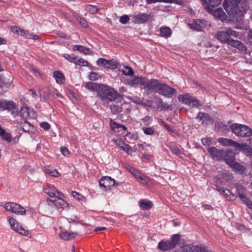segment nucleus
I'll list each match as a JSON object with an SVG mask.
<instances>
[{
	"mask_svg": "<svg viewBox=\"0 0 252 252\" xmlns=\"http://www.w3.org/2000/svg\"><path fill=\"white\" fill-rule=\"evenodd\" d=\"M242 0H224L223 6L229 16L238 21L243 16L244 11L240 9L239 4Z\"/></svg>",
	"mask_w": 252,
	"mask_h": 252,
	"instance_id": "f257e3e1",
	"label": "nucleus"
},
{
	"mask_svg": "<svg viewBox=\"0 0 252 252\" xmlns=\"http://www.w3.org/2000/svg\"><path fill=\"white\" fill-rule=\"evenodd\" d=\"M99 88L97 95L103 102L114 101L118 98L123 97L122 94L110 86L102 85Z\"/></svg>",
	"mask_w": 252,
	"mask_h": 252,
	"instance_id": "f03ea898",
	"label": "nucleus"
},
{
	"mask_svg": "<svg viewBox=\"0 0 252 252\" xmlns=\"http://www.w3.org/2000/svg\"><path fill=\"white\" fill-rule=\"evenodd\" d=\"M238 35V33L230 28L225 27L221 29L216 34L215 37L221 43H227L230 45V41L234 39L231 37H236Z\"/></svg>",
	"mask_w": 252,
	"mask_h": 252,
	"instance_id": "7ed1b4c3",
	"label": "nucleus"
},
{
	"mask_svg": "<svg viewBox=\"0 0 252 252\" xmlns=\"http://www.w3.org/2000/svg\"><path fill=\"white\" fill-rule=\"evenodd\" d=\"M229 127L236 136L243 137H250L252 135V129L248 126L234 123Z\"/></svg>",
	"mask_w": 252,
	"mask_h": 252,
	"instance_id": "20e7f679",
	"label": "nucleus"
},
{
	"mask_svg": "<svg viewBox=\"0 0 252 252\" xmlns=\"http://www.w3.org/2000/svg\"><path fill=\"white\" fill-rule=\"evenodd\" d=\"M181 236L179 234H174L172 236L170 241L160 242L158 244V248L163 251L172 250L178 245Z\"/></svg>",
	"mask_w": 252,
	"mask_h": 252,
	"instance_id": "39448f33",
	"label": "nucleus"
},
{
	"mask_svg": "<svg viewBox=\"0 0 252 252\" xmlns=\"http://www.w3.org/2000/svg\"><path fill=\"white\" fill-rule=\"evenodd\" d=\"M176 93L175 89L169 86L165 83L160 84L158 89L156 91V93L163 95L167 98L172 97Z\"/></svg>",
	"mask_w": 252,
	"mask_h": 252,
	"instance_id": "423d86ee",
	"label": "nucleus"
},
{
	"mask_svg": "<svg viewBox=\"0 0 252 252\" xmlns=\"http://www.w3.org/2000/svg\"><path fill=\"white\" fill-rule=\"evenodd\" d=\"M178 98L180 102L189 106L198 107L201 105L198 100L189 94H180Z\"/></svg>",
	"mask_w": 252,
	"mask_h": 252,
	"instance_id": "0eeeda50",
	"label": "nucleus"
},
{
	"mask_svg": "<svg viewBox=\"0 0 252 252\" xmlns=\"http://www.w3.org/2000/svg\"><path fill=\"white\" fill-rule=\"evenodd\" d=\"M4 208L7 211L19 215H23L26 213V209L20 205L14 202H8L4 204Z\"/></svg>",
	"mask_w": 252,
	"mask_h": 252,
	"instance_id": "6e6552de",
	"label": "nucleus"
},
{
	"mask_svg": "<svg viewBox=\"0 0 252 252\" xmlns=\"http://www.w3.org/2000/svg\"><path fill=\"white\" fill-rule=\"evenodd\" d=\"M7 219L11 228L13 230L22 235H28V230L26 229L22 225H20L18 221L15 218L11 216H8Z\"/></svg>",
	"mask_w": 252,
	"mask_h": 252,
	"instance_id": "1a4fd4ad",
	"label": "nucleus"
},
{
	"mask_svg": "<svg viewBox=\"0 0 252 252\" xmlns=\"http://www.w3.org/2000/svg\"><path fill=\"white\" fill-rule=\"evenodd\" d=\"M182 252H213L211 249L205 245L193 246L189 247L185 246L183 247Z\"/></svg>",
	"mask_w": 252,
	"mask_h": 252,
	"instance_id": "9d476101",
	"label": "nucleus"
},
{
	"mask_svg": "<svg viewBox=\"0 0 252 252\" xmlns=\"http://www.w3.org/2000/svg\"><path fill=\"white\" fill-rule=\"evenodd\" d=\"M207 150L210 154L211 157L214 159L220 160L224 156L223 150H219L215 147H209L207 149Z\"/></svg>",
	"mask_w": 252,
	"mask_h": 252,
	"instance_id": "9b49d317",
	"label": "nucleus"
},
{
	"mask_svg": "<svg viewBox=\"0 0 252 252\" xmlns=\"http://www.w3.org/2000/svg\"><path fill=\"white\" fill-rule=\"evenodd\" d=\"M100 187H103L106 190L109 189L110 188L115 184L114 179L109 176H103L99 180Z\"/></svg>",
	"mask_w": 252,
	"mask_h": 252,
	"instance_id": "f8f14e48",
	"label": "nucleus"
},
{
	"mask_svg": "<svg viewBox=\"0 0 252 252\" xmlns=\"http://www.w3.org/2000/svg\"><path fill=\"white\" fill-rule=\"evenodd\" d=\"M43 191L51 197H56L58 195L64 197L62 192L59 191L56 188L50 185H45L43 187Z\"/></svg>",
	"mask_w": 252,
	"mask_h": 252,
	"instance_id": "ddd939ff",
	"label": "nucleus"
},
{
	"mask_svg": "<svg viewBox=\"0 0 252 252\" xmlns=\"http://www.w3.org/2000/svg\"><path fill=\"white\" fill-rule=\"evenodd\" d=\"M160 83L161 81L159 80L151 79L145 82L144 89L150 92L156 93V91L158 90Z\"/></svg>",
	"mask_w": 252,
	"mask_h": 252,
	"instance_id": "4468645a",
	"label": "nucleus"
},
{
	"mask_svg": "<svg viewBox=\"0 0 252 252\" xmlns=\"http://www.w3.org/2000/svg\"><path fill=\"white\" fill-rule=\"evenodd\" d=\"M196 118L198 120L199 122L206 125L212 124L214 122L212 118L209 114L203 112H199Z\"/></svg>",
	"mask_w": 252,
	"mask_h": 252,
	"instance_id": "2eb2a0df",
	"label": "nucleus"
},
{
	"mask_svg": "<svg viewBox=\"0 0 252 252\" xmlns=\"http://www.w3.org/2000/svg\"><path fill=\"white\" fill-rule=\"evenodd\" d=\"M62 196L58 195L56 198L57 199L52 200L49 198L47 199V202H51L54 205L57 207L61 208L62 209H65L68 207V205L67 202L62 198Z\"/></svg>",
	"mask_w": 252,
	"mask_h": 252,
	"instance_id": "dca6fc26",
	"label": "nucleus"
},
{
	"mask_svg": "<svg viewBox=\"0 0 252 252\" xmlns=\"http://www.w3.org/2000/svg\"><path fill=\"white\" fill-rule=\"evenodd\" d=\"M218 142L221 144L222 146H232L234 147L235 149H236V148H239L241 147L240 144L230 139L225 138H219L218 139Z\"/></svg>",
	"mask_w": 252,
	"mask_h": 252,
	"instance_id": "f3484780",
	"label": "nucleus"
},
{
	"mask_svg": "<svg viewBox=\"0 0 252 252\" xmlns=\"http://www.w3.org/2000/svg\"><path fill=\"white\" fill-rule=\"evenodd\" d=\"M206 5L205 8L208 11H213V8L220 4L222 0H201Z\"/></svg>",
	"mask_w": 252,
	"mask_h": 252,
	"instance_id": "a211bd4d",
	"label": "nucleus"
},
{
	"mask_svg": "<svg viewBox=\"0 0 252 252\" xmlns=\"http://www.w3.org/2000/svg\"><path fill=\"white\" fill-rule=\"evenodd\" d=\"M15 108V104L10 101L6 100H0V110L4 111L7 110L8 111L12 110Z\"/></svg>",
	"mask_w": 252,
	"mask_h": 252,
	"instance_id": "6ab92c4d",
	"label": "nucleus"
},
{
	"mask_svg": "<svg viewBox=\"0 0 252 252\" xmlns=\"http://www.w3.org/2000/svg\"><path fill=\"white\" fill-rule=\"evenodd\" d=\"M205 21L200 19L194 20L191 24H189L188 25L190 29L197 31H201L202 30L204 27V23Z\"/></svg>",
	"mask_w": 252,
	"mask_h": 252,
	"instance_id": "aec40b11",
	"label": "nucleus"
},
{
	"mask_svg": "<svg viewBox=\"0 0 252 252\" xmlns=\"http://www.w3.org/2000/svg\"><path fill=\"white\" fill-rule=\"evenodd\" d=\"M230 46L237 48L239 51L244 54L247 53V47L244 43L239 40H233V41H231Z\"/></svg>",
	"mask_w": 252,
	"mask_h": 252,
	"instance_id": "412c9836",
	"label": "nucleus"
},
{
	"mask_svg": "<svg viewBox=\"0 0 252 252\" xmlns=\"http://www.w3.org/2000/svg\"><path fill=\"white\" fill-rule=\"evenodd\" d=\"M145 80L144 78L142 77H135L132 80H130L129 84L132 87H136V86L140 85L145 86Z\"/></svg>",
	"mask_w": 252,
	"mask_h": 252,
	"instance_id": "4be33fe9",
	"label": "nucleus"
},
{
	"mask_svg": "<svg viewBox=\"0 0 252 252\" xmlns=\"http://www.w3.org/2000/svg\"><path fill=\"white\" fill-rule=\"evenodd\" d=\"M134 18L135 22L141 24L148 21L149 18V16L148 14L146 13H139L134 16Z\"/></svg>",
	"mask_w": 252,
	"mask_h": 252,
	"instance_id": "5701e85b",
	"label": "nucleus"
},
{
	"mask_svg": "<svg viewBox=\"0 0 252 252\" xmlns=\"http://www.w3.org/2000/svg\"><path fill=\"white\" fill-rule=\"evenodd\" d=\"M78 235L76 232H69L64 231L61 233L60 235V238L65 241H68L74 238Z\"/></svg>",
	"mask_w": 252,
	"mask_h": 252,
	"instance_id": "b1692460",
	"label": "nucleus"
},
{
	"mask_svg": "<svg viewBox=\"0 0 252 252\" xmlns=\"http://www.w3.org/2000/svg\"><path fill=\"white\" fill-rule=\"evenodd\" d=\"M53 77L55 79L56 82L60 84H63L65 79L63 74L59 70H56L53 72Z\"/></svg>",
	"mask_w": 252,
	"mask_h": 252,
	"instance_id": "393cba45",
	"label": "nucleus"
},
{
	"mask_svg": "<svg viewBox=\"0 0 252 252\" xmlns=\"http://www.w3.org/2000/svg\"><path fill=\"white\" fill-rule=\"evenodd\" d=\"M160 36L165 38L171 36L172 32L170 28L168 27H161L160 29Z\"/></svg>",
	"mask_w": 252,
	"mask_h": 252,
	"instance_id": "a878e982",
	"label": "nucleus"
},
{
	"mask_svg": "<svg viewBox=\"0 0 252 252\" xmlns=\"http://www.w3.org/2000/svg\"><path fill=\"white\" fill-rule=\"evenodd\" d=\"M0 136L3 140L9 143L12 141V137L10 133L7 132L4 129L0 126Z\"/></svg>",
	"mask_w": 252,
	"mask_h": 252,
	"instance_id": "bb28decb",
	"label": "nucleus"
},
{
	"mask_svg": "<svg viewBox=\"0 0 252 252\" xmlns=\"http://www.w3.org/2000/svg\"><path fill=\"white\" fill-rule=\"evenodd\" d=\"M73 51H77L84 55H90V49L89 48L84 47L82 45H76L73 47Z\"/></svg>",
	"mask_w": 252,
	"mask_h": 252,
	"instance_id": "cd10ccee",
	"label": "nucleus"
},
{
	"mask_svg": "<svg viewBox=\"0 0 252 252\" xmlns=\"http://www.w3.org/2000/svg\"><path fill=\"white\" fill-rule=\"evenodd\" d=\"M213 15L215 17L220 19L221 20H224L226 18V14L223 10L220 8H218L213 12Z\"/></svg>",
	"mask_w": 252,
	"mask_h": 252,
	"instance_id": "c85d7f7f",
	"label": "nucleus"
},
{
	"mask_svg": "<svg viewBox=\"0 0 252 252\" xmlns=\"http://www.w3.org/2000/svg\"><path fill=\"white\" fill-rule=\"evenodd\" d=\"M125 140L129 143H134L137 139V134L127 132L125 135Z\"/></svg>",
	"mask_w": 252,
	"mask_h": 252,
	"instance_id": "c756f323",
	"label": "nucleus"
},
{
	"mask_svg": "<svg viewBox=\"0 0 252 252\" xmlns=\"http://www.w3.org/2000/svg\"><path fill=\"white\" fill-rule=\"evenodd\" d=\"M238 195L240 199L244 203L247 205L249 208L252 209V202L245 194L244 193H239Z\"/></svg>",
	"mask_w": 252,
	"mask_h": 252,
	"instance_id": "7c9ffc66",
	"label": "nucleus"
},
{
	"mask_svg": "<svg viewBox=\"0 0 252 252\" xmlns=\"http://www.w3.org/2000/svg\"><path fill=\"white\" fill-rule=\"evenodd\" d=\"M156 104L158 108L160 109V110L168 109L170 108V106L167 103L163 102L160 97L158 98Z\"/></svg>",
	"mask_w": 252,
	"mask_h": 252,
	"instance_id": "2f4dec72",
	"label": "nucleus"
},
{
	"mask_svg": "<svg viewBox=\"0 0 252 252\" xmlns=\"http://www.w3.org/2000/svg\"><path fill=\"white\" fill-rule=\"evenodd\" d=\"M236 150L243 151L248 156H252V149L248 145H241V147Z\"/></svg>",
	"mask_w": 252,
	"mask_h": 252,
	"instance_id": "473e14b6",
	"label": "nucleus"
},
{
	"mask_svg": "<svg viewBox=\"0 0 252 252\" xmlns=\"http://www.w3.org/2000/svg\"><path fill=\"white\" fill-rule=\"evenodd\" d=\"M117 144L121 149L126 152L127 154H129V152L131 150V148L129 145L126 144L123 141H119Z\"/></svg>",
	"mask_w": 252,
	"mask_h": 252,
	"instance_id": "72a5a7b5",
	"label": "nucleus"
},
{
	"mask_svg": "<svg viewBox=\"0 0 252 252\" xmlns=\"http://www.w3.org/2000/svg\"><path fill=\"white\" fill-rule=\"evenodd\" d=\"M140 207L143 210H148L153 207V203L149 200H143L140 202Z\"/></svg>",
	"mask_w": 252,
	"mask_h": 252,
	"instance_id": "f704fd0d",
	"label": "nucleus"
},
{
	"mask_svg": "<svg viewBox=\"0 0 252 252\" xmlns=\"http://www.w3.org/2000/svg\"><path fill=\"white\" fill-rule=\"evenodd\" d=\"M101 85L95 83L88 82L86 84L85 87L89 90L98 91L100 89L99 87Z\"/></svg>",
	"mask_w": 252,
	"mask_h": 252,
	"instance_id": "c9c22d12",
	"label": "nucleus"
},
{
	"mask_svg": "<svg viewBox=\"0 0 252 252\" xmlns=\"http://www.w3.org/2000/svg\"><path fill=\"white\" fill-rule=\"evenodd\" d=\"M96 64L99 66H102L109 69L108 60L103 58H99L96 61Z\"/></svg>",
	"mask_w": 252,
	"mask_h": 252,
	"instance_id": "e433bc0d",
	"label": "nucleus"
},
{
	"mask_svg": "<svg viewBox=\"0 0 252 252\" xmlns=\"http://www.w3.org/2000/svg\"><path fill=\"white\" fill-rule=\"evenodd\" d=\"M44 172L52 177H58L60 175L59 172L56 169L46 168L44 169Z\"/></svg>",
	"mask_w": 252,
	"mask_h": 252,
	"instance_id": "4c0bfd02",
	"label": "nucleus"
},
{
	"mask_svg": "<svg viewBox=\"0 0 252 252\" xmlns=\"http://www.w3.org/2000/svg\"><path fill=\"white\" fill-rule=\"evenodd\" d=\"M138 182H139L142 185H150L151 183V181L150 179V178L144 175H143L142 176V177L140 178V179L138 180Z\"/></svg>",
	"mask_w": 252,
	"mask_h": 252,
	"instance_id": "58836bf2",
	"label": "nucleus"
},
{
	"mask_svg": "<svg viewBox=\"0 0 252 252\" xmlns=\"http://www.w3.org/2000/svg\"><path fill=\"white\" fill-rule=\"evenodd\" d=\"M217 127L219 130L221 131L222 132H225L228 130L229 128L228 126L226 125L223 122L218 123L216 125Z\"/></svg>",
	"mask_w": 252,
	"mask_h": 252,
	"instance_id": "ea45409f",
	"label": "nucleus"
},
{
	"mask_svg": "<svg viewBox=\"0 0 252 252\" xmlns=\"http://www.w3.org/2000/svg\"><path fill=\"white\" fill-rule=\"evenodd\" d=\"M225 162L228 164L230 167L235 162L234 157L233 156L228 157L227 155L224 156L223 158Z\"/></svg>",
	"mask_w": 252,
	"mask_h": 252,
	"instance_id": "a19ab883",
	"label": "nucleus"
},
{
	"mask_svg": "<svg viewBox=\"0 0 252 252\" xmlns=\"http://www.w3.org/2000/svg\"><path fill=\"white\" fill-rule=\"evenodd\" d=\"M234 170L239 172H243L244 171V167L243 166L241 165L239 163L235 162L231 166Z\"/></svg>",
	"mask_w": 252,
	"mask_h": 252,
	"instance_id": "79ce46f5",
	"label": "nucleus"
},
{
	"mask_svg": "<svg viewBox=\"0 0 252 252\" xmlns=\"http://www.w3.org/2000/svg\"><path fill=\"white\" fill-rule=\"evenodd\" d=\"M110 108L113 114H117L122 111V108L117 105H111Z\"/></svg>",
	"mask_w": 252,
	"mask_h": 252,
	"instance_id": "37998d69",
	"label": "nucleus"
},
{
	"mask_svg": "<svg viewBox=\"0 0 252 252\" xmlns=\"http://www.w3.org/2000/svg\"><path fill=\"white\" fill-rule=\"evenodd\" d=\"M86 9L92 14L96 13L98 11L97 6L93 5H88L86 6Z\"/></svg>",
	"mask_w": 252,
	"mask_h": 252,
	"instance_id": "c03bdc74",
	"label": "nucleus"
},
{
	"mask_svg": "<svg viewBox=\"0 0 252 252\" xmlns=\"http://www.w3.org/2000/svg\"><path fill=\"white\" fill-rule=\"evenodd\" d=\"M64 58L68 61L69 62L75 63H76V60L77 58V56H75L73 55H69V54H64Z\"/></svg>",
	"mask_w": 252,
	"mask_h": 252,
	"instance_id": "a18cd8bd",
	"label": "nucleus"
},
{
	"mask_svg": "<svg viewBox=\"0 0 252 252\" xmlns=\"http://www.w3.org/2000/svg\"><path fill=\"white\" fill-rule=\"evenodd\" d=\"M75 64L80 66H87L89 63L87 61L85 60L83 58H79L78 59L77 58Z\"/></svg>",
	"mask_w": 252,
	"mask_h": 252,
	"instance_id": "49530a36",
	"label": "nucleus"
},
{
	"mask_svg": "<svg viewBox=\"0 0 252 252\" xmlns=\"http://www.w3.org/2000/svg\"><path fill=\"white\" fill-rule=\"evenodd\" d=\"M25 37V38L28 39H32L34 40L40 39V37L38 35H33L32 33L28 31H27Z\"/></svg>",
	"mask_w": 252,
	"mask_h": 252,
	"instance_id": "de8ad7c7",
	"label": "nucleus"
},
{
	"mask_svg": "<svg viewBox=\"0 0 252 252\" xmlns=\"http://www.w3.org/2000/svg\"><path fill=\"white\" fill-rule=\"evenodd\" d=\"M108 63H109V68H112L115 69L118 67L119 63L118 62L114 60V59H112L110 60H108Z\"/></svg>",
	"mask_w": 252,
	"mask_h": 252,
	"instance_id": "09e8293b",
	"label": "nucleus"
},
{
	"mask_svg": "<svg viewBox=\"0 0 252 252\" xmlns=\"http://www.w3.org/2000/svg\"><path fill=\"white\" fill-rule=\"evenodd\" d=\"M20 114L23 118H27L29 115L28 108L27 107H23L20 110Z\"/></svg>",
	"mask_w": 252,
	"mask_h": 252,
	"instance_id": "8fccbe9b",
	"label": "nucleus"
},
{
	"mask_svg": "<svg viewBox=\"0 0 252 252\" xmlns=\"http://www.w3.org/2000/svg\"><path fill=\"white\" fill-rule=\"evenodd\" d=\"M71 194L74 198L78 200L82 201L84 199V197L82 194L75 191H72Z\"/></svg>",
	"mask_w": 252,
	"mask_h": 252,
	"instance_id": "3c124183",
	"label": "nucleus"
},
{
	"mask_svg": "<svg viewBox=\"0 0 252 252\" xmlns=\"http://www.w3.org/2000/svg\"><path fill=\"white\" fill-rule=\"evenodd\" d=\"M157 2H163L166 3H172L174 2V0H146L147 4H151L156 3Z\"/></svg>",
	"mask_w": 252,
	"mask_h": 252,
	"instance_id": "603ef678",
	"label": "nucleus"
},
{
	"mask_svg": "<svg viewBox=\"0 0 252 252\" xmlns=\"http://www.w3.org/2000/svg\"><path fill=\"white\" fill-rule=\"evenodd\" d=\"M125 68L127 69V71L126 72V71L123 70L122 72L124 74L129 76H131L133 75L134 72L131 67H129L128 66H126Z\"/></svg>",
	"mask_w": 252,
	"mask_h": 252,
	"instance_id": "864d4df0",
	"label": "nucleus"
},
{
	"mask_svg": "<svg viewBox=\"0 0 252 252\" xmlns=\"http://www.w3.org/2000/svg\"><path fill=\"white\" fill-rule=\"evenodd\" d=\"M145 126L149 125L152 122L153 119L150 116H146L141 120Z\"/></svg>",
	"mask_w": 252,
	"mask_h": 252,
	"instance_id": "5fc2aeb1",
	"label": "nucleus"
},
{
	"mask_svg": "<svg viewBox=\"0 0 252 252\" xmlns=\"http://www.w3.org/2000/svg\"><path fill=\"white\" fill-rule=\"evenodd\" d=\"M77 19L78 21H79L80 25H81L83 27L87 28L88 27V22L84 18L78 16L77 17Z\"/></svg>",
	"mask_w": 252,
	"mask_h": 252,
	"instance_id": "6e6d98bb",
	"label": "nucleus"
},
{
	"mask_svg": "<svg viewBox=\"0 0 252 252\" xmlns=\"http://www.w3.org/2000/svg\"><path fill=\"white\" fill-rule=\"evenodd\" d=\"M100 77V75L94 72H91L89 74V78L91 80L95 81L98 80Z\"/></svg>",
	"mask_w": 252,
	"mask_h": 252,
	"instance_id": "4d7b16f0",
	"label": "nucleus"
},
{
	"mask_svg": "<svg viewBox=\"0 0 252 252\" xmlns=\"http://www.w3.org/2000/svg\"><path fill=\"white\" fill-rule=\"evenodd\" d=\"M129 20V18L127 15H123L120 17V22L123 24H126Z\"/></svg>",
	"mask_w": 252,
	"mask_h": 252,
	"instance_id": "13d9d810",
	"label": "nucleus"
},
{
	"mask_svg": "<svg viewBox=\"0 0 252 252\" xmlns=\"http://www.w3.org/2000/svg\"><path fill=\"white\" fill-rule=\"evenodd\" d=\"M143 130L144 133L147 135H153L154 133V129L150 127H144Z\"/></svg>",
	"mask_w": 252,
	"mask_h": 252,
	"instance_id": "bf43d9fd",
	"label": "nucleus"
},
{
	"mask_svg": "<svg viewBox=\"0 0 252 252\" xmlns=\"http://www.w3.org/2000/svg\"><path fill=\"white\" fill-rule=\"evenodd\" d=\"M30 126H31V125L29 123L25 122L21 126L22 130L25 132H29L30 129L29 127Z\"/></svg>",
	"mask_w": 252,
	"mask_h": 252,
	"instance_id": "052dcab7",
	"label": "nucleus"
},
{
	"mask_svg": "<svg viewBox=\"0 0 252 252\" xmlns=\"http://www.w3.org/2000/svg\"><path fill=\"white\" fill-rule=\"evenodd\" d=\"M171 152L177 156H179L181 154V150L177 146H173L171 148Z\"/></svg>",
	"mask_w": 252,
	"mask_h": 252,
	"instance_id": "680f3d73",
	"label": "nucleus"
},
{
	"mask_svg": "<svg viewBox=\"0 0 252 252\" xmlns=\"http://www.w3.org/2000/svg\"><path fill=\"white\" fill-rule=\"evenodd\" d=\"M110 126L111 129L113 130H115L117 128L120 127V124H118L115 122L113 121L112 120H110Z\"/></svg>",
	"mask_w": 252,
	"mask_h": 252,
	"instance_id": "e2e57ef3",
	"label": "nucleus"
},
{
	"mask_svg": "<svg viewBox=\"0 0 252 252\" xmlns=\"http://www.w3.org/2000/svg\"><path fill=\"white\" fill-rule=\"evenodd\" d=\"M40 126L42 128L46 130H49L50 128V124L48 123L45 122L41 123Z\"/></svg>",
	"mask_w": 252,
	"mask_h": 252,
	"instance_id": "0e129e2a",
	"label": "nucleus"
},
{
	"mask_svg": "<svg viewBox=\"0 0 252 252\" xmlns=\"http://www.w3.org/2000/svg\"><path fill=\"white\" fill-rule=\"evenodd\" d=\"M202 143L203 145H209L211 143V140L209 138H202L201 140Z\"/></svg>",
	"mask_w": 252,
	"mask_h": 252,
	"instance_id": "69168bd1",
	"label": "nucleus"
},
{
	"mask_svg": "<svg viewBox=\"0 0 252 252\" xmlns=\"http://www.w3.org/2000/svg\"><path fill=\"white\" fill-rule=\"evenodd\" d=\"M231 194V192L229 189H225L223 195L225 197V198L228 199H230V197H229L230 196Z\"/></svg>",
	"mask_w": 252,
	"mask_h": 252,
	"instance_id": "338daca9",
	"label": "nucleus"
},
{
	"mask_svg": "<svg viewBox=\"0 0 252 252\" xmlns=\"http://www.w3.org/2000/svg\"><path fill=\"white\" fill-rule=\"evenodd\" d=\"M61 150L62 154L64 156H68L69 155V152L67 148L61 147Z\"/></svg>",
	"mask_w": 252,
	"mask_h": 252,
	"instance_id": "774afa93",
	"label": "nucleus"
}]
</instances>
